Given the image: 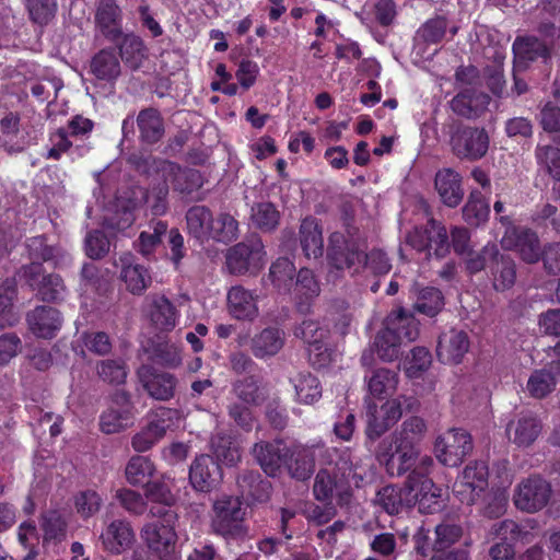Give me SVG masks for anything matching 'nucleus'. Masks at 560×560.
<instances>
[{
    "instance_id": "nucleus-1",
    "label": "nucleus",
    "mask_w": 560,
    "mask_h": 560,
    "mask_svg": "<svg viewBox=\"0 0 560 560\" xmlns=\"http://www.w3.org/2000/svg\"><path fill=\"white\" fill-rule=\"evenodd\" d=\"M353 464L349 448H337V455L331 463L326 460L315 476L313 494L317 501H331L338 497L339 504L348 503L350 491L348 477L352 474Z\"/></svg>"
},
{
    "instance_id": "nucleus-2",
    "label": "nucleus",
    "mask_w": 560,
    "mask_h": 560,
    "mask_svg": "<svg viewBox=\"0 0 560 560\" xmlns=\"http://www.w3.org/2000/svg\"><path fill=\"white\" fill-rule=\"evenodd\" d=\"M365 248V240L359 229L348 223L345 233L330 234L327 258L330 266L337 270L352 269L353 272H359Z\"/></svg>"
},
{
    "instance_id": "nucleus-3",
    "label": "nucleus",
    "mask_w": 560,
    "mask_h": 560,
    "mask_svg": "<svg viewBox=\"0 0 560 560\" xmlns=\"http://www.w3.org/2000/svg\"><path fill=\"white\" fill-rule=\"evenodd\" d=\"M446 128L451 151L457 159L476 162L487 155L490 137L485 128L455 120L447 124Z\"/></svg>"
},
{
    "instance_id": "nucleus-4",
    "label": "nucleus",
    "mask_w": 560,
    "mask_h": 560,
    "mask_svg": "<svg viewBox=\"0 0 560 560\" xmlns=\"http://www.w3.org/2000/svg\"><path fill=\"white\" fill-rule=\"evenodd\" d=\"M289 456L284 466L291 478L298 481L308 480L315 471L316 459L320 466L337 455V447H326L324 445H301L293 448L289 447Z\"/></svg>"
},
{
    "instance_id": "nucleus-5",
    "label": "nucleus",
    "mask_w": 560,
    "mask_h": 560,
    "mask_svg": "<svg viewBox=\"0 0 560 560\" xmlns=\"http://www.w3.org/2000/svg\"><path fill=\"white\" fill-rule=\"evenodd\" d=\"M213 530L225 538H243L247 535L244 525L245 511L238 498L223 495L213 502Z\"/></svg>"
},
{
    "instance_id": "nucleus-6",
    "label": "nucleus",
    "mask_w": 560,
    "mask_h": 560,
    "mask_svg": "<svg viewBox=\"0 0 560 560\" xmlns=\"http://www.w3.org/2000/svg\"><path fill=\"white\" fill-rule=\"evenodd\" d=\"M265 256L261 240L250 236L228 249L226 267L232 275H255L264 267Z\"/></svg>"
},
{
    "instance_id": "nucleus-7",
    "label": "nucleus",
    "mask_w": 560,
    "mask_h": 560,
    "mask_svg": "<svg viewBox=\"0 0 560 560\" xmlns=\"http://www.w3.org/2000/svg\"><path fill=\"white\" fill-rule=\"evenodd\" d=\"M406 242L418 252L431 250L438 258H443L450 253L451 244L447 230L442 222L430 218L425 225L416 226L406 235Z\"/></svg>"
},
{
    "instance_id": "nucleus-8",
    "label": "nucleus",
    "mask_w": 560,
    "mask_h": 560,
    "mask_svg": "<svg viewBox=\"0 0 560 560\" xmlns=\"http://www.w3.org/2000/svg\"><path fill=\"white\" fill-rule=\"evenodd\" d=\"M21 278L45 302H57L63 298L66 287L57 273H46L42 262H31L20 269Z\"/></svg>"
},
{
    "instance_id": "nucleus-9",
    "label": "nucleus",
    "mask_w": 560,
    "mask_h": 560,
    "mask_svg": "<svg viewBox=\"0 0 560 560\" xmlns=\"http://www.w3.org/2000/svg\"><path fill=\"white\" fill-rule=\"evenodd\" d=\"M472 447V440L467 431L451 429L436 439L434 452L441 464L457 467L470 454Z\"/></svg>"
},
{
    "instance_id": "nucleus-10",
    "label": "nucleus",
    "mask_w": 560,
    "mask_h": 560,
    "mask_svg": "<svg viewBox=\"0 0 560 560\" xmlns=\"http://www.w3.org/2000/svg\"><path fill=\"white\" fill-rule=\"evenodd\" d=\"M142 539L151 555L158 560L180 559L175 527L159 525L158 523L147 524L142 529Z\"/></svg>"
},
{
    "instance_id": "nucleus-11",
    "label": "nucleus",
    "mask_w": 560,
    "mask_h": 560,
    "mask_svg": "<svg viewBox=\"0 0 560 560\" xmlns=\"http://www.w3.org/2000/svg\"><path fill=\"white\" fill-rule=\"evenodd\" d=\"M488 467L482 462L467 465L462 477L455 481L453 493L462 503L477 504L488 489Z\"/></svg>"
},
{
    "instance_id": "nucleus-12",
    "label": "nucleus",
    "mask_w": 560,
    "mask_h": 560,
    "mask_svg": "<svg viewBox=\"0 0 560 560\" xmlns=\"http://www.w3.org/2000/svg\"><path fill=\"white\" fill-rule=\"evenodd\" d=\"M551 492V486L545 479L530 477L518 486L514 503L517 509L534 513L547 505Z\"/></svg>"
},
{
    "instance_id": "nucleus-13",
    "label": "nucleus",
    "mask_w": 560,
    "mask_h": 560,
    "mask_svg": "<svg viewBox=\"0 0 560 560\" xmlns=\"http://www.w3.org/2000/svg\"><path fill=\"white\" fill-rule=\"evenodd\" d=\"M137 375L148 395L161 401H167L175 395L177 378L167 372H160L151 365H141Z\"/></svg>"
},
{
    "instance_id": "nucleus-14",
    "label": "nucleus",
    "mask_w": 560,
    "mask_h": 560,
    "mask_svg": "<svg viewBox=\"0 0 560 560\" xmlns=\"http://www.w3.org/2000/svg\"><path fill=\"white\" fill-rule=\"evenodd\" d=\"M122 10L116 0H98L94 22L100 33L110 43H117L122 35Z\"/></svg>"
},
{
    "instance_id": "nucleus-15",
    "label": "nucleus",
    "mask_w": 560,
    "mask_h": 560,
    "mask_svg": "<svg viewBox=\"0 0 560 560\" xmlns=\"http://www.w3.org/2000/svg\"><path fill=\"white\" fill-rule=\"evenodd\" d=\"M222 480V470L218 462L210 455L197 456L189 468V481L200 492H210Z\"/></svg>"
},
{
    "instance_id": "nucleus-16",
    "label": "nucleus",
    "mask_w": 560,
    "mask_h": 560,
    "mask_svg": "<svg viewBox=\"0 0 560 560\" xmlns=\"http://www.w3.org/2000/svg\"><path fill=\"white\" fill-rule=\"evenodd\" d=\"M252 454L261 469L270 477L281 472L282 465L289 456V447L279 440L260 441L254 444Z\"/></svg>"
},
{
    "instance_id": "nucleus-17",
    "label": "nucleus",
    "mask_w": 560,
    "mask_h": 560,
    "mask_svg": "<svg viewBox=\"0 0 560 560\" xmlns=\"http://www.w3.org/2000/svg\"><path fill=\"white\" fill-rule=\"evenodd\" d=\"M158 170L164 182H171L173 189L183 195H190L202 186V176L194 168H182L174 162L161 161Z\"/></svg>"
},
{
    "instance_id": "nucleus-18",
    "label": "nucleus",
    "mask_w": 560,
    "mask_h": 560,
    "mask_svg": "<svg viewBox=\"0 0 560 560\" xmlns=\"http://www.w3.org/2000/svg\"><path fill=\"white\" fill-rule=\"evenodd\" d=\"M515 69H527L530 62L539 58L547 60L550 49L545 40L535 36H517L512 46Z\"/></svg>"
},
{
    "instance_id": "nucleus-19",
    "label": "nucleus",
    "mask_w": 560,
    "mask_h": 560,
    "mask_svg": "<svg viewBox=\"0 0 560 560\" xmlns=\"http://www.w3.org/2000/svg\"><path fill=\"white\" fill-rule=\"evenodd\" d=\"M469 339L464 330L452 329L440 336L436 355L444 364H458L468 352Z\"/></svg>"
},
{
    "instance_id": "nucleus-20",
    "label": "nucleus",
    "mask_w": 560,
    "mask_h": 560,
    "mask_svg": "<svg viewBox=\"0 0 560 560\" xmlns=\"http://www.w3.org/2000/svg\"><path fill=\"white\" fill-rule=\"evenodd\" d=\"M236 483L243 498L250 503H265L270 499L271 482L262 478L258 470H242L236 477Z\"/></svg>"
},
{
    "instance_id": "nucleus-21",
    "label": "nucleus",
    "mask_w": 560,
    "mask_h": 560,
    "mask_svg": "<svg viewBox=\"0 0 560 560\" xmlns=\"http://www.w3.org/2000/svg\"><path fill=\"white\" fill-rule=\"evenodd\" d=\"M27 324L35 336L50 339L61 328L62 316L55 307L37 306L27 314Z\"/></svg>"
},
{
    "instance_id": "nucleus-22",
    "label": "nucleus",
    "mask_w": 560,
    "mask_h": 560,
    "mask_svg": "<svg viewBox=\"0 0 560 560\" xmlns=\"http://www.w3.org/2000/svg\"><path fill=\"white\" fill-rule=\"evenodd\" d=\"M416 497L409 494L407 481L405 487L399 488L388 485L381 488L374 498V504L380 506L389 515L399 514L405 508L410 509L416 505Z\"/></svg>"
},
{
    "instance_id": "nucleus-23",
    "label": "nucleus",
    "mask_w": 560,
    "mask_h": 560,
    "mask_svg": "<svg viewBox=\"0 0 560 560\" xmlns=\"http://www.w3.org/2000/svg\"><path fill=\"white\" fill-rule=\"evenodd\" d=\"M319 293L320 288L312 270L302 268L296 276L293 291L296 311L303 315L310 314Z\"/></svg>"
},
{
    "instance_id": "nucleus-24",
    "label": "nucleus",
    "mask_w": 560,
    "mask_h": 560,
    "mask_svg": "<svg viewBox=\"0 0 560 560\" xmlns=\"http://www.w3.org/2000/svg\"><path fill=\"white\" fill-rule=\"evenodd\" d=\"M489 103L490 97L486 93L466 89L453 97L451 108L462 117L476 119L485 113Z\"/></svg>"
},
{
    "instance_id": "nucleus-25",
    "label": "nucleus",
    "mask_w": 560,
    "mask_h": 560,
    "mask_svg": "<svg viewBox=\"0 0 560 560\" xmlns=\"http://www.w3.org/2000/svg\"><path fill=\"white\" fill-rule=\"evenodd\" d=\"M541 429L539 419L532 415H523L508 423L506 435L509 441L518 447H527L537 440Z\"/></svg>"
},
{
    "instance_id": "nucleus-26",
    "label": "nucleus",
    "mask_w": 560,
    "mask_h": 560,
    "mask_svg": "<svg viewBox=\"0 0 560 560\" xmlns=\"http://www.w3.org/2000/svg\"><path fill=\"white\" fill-rule=\"evenodd\" d=\"M434 186L445 206L455 208L462 202L464 198L462 177L456 171L452 168L440 170L435 174Z\"/></svg>"
},
{
    "instance_id": "nucleus-27",
    "label": "nucleus",
    "mask_w": 560,
    "mask_h": 560,
    "mask_svg": "<svg viewBox=\"0 0 560 560\" xmlns=\"http://www.w3.org/2000/svg\"><path fill=\"white\" fill-rule=\"evenodd\" d=\"M101 539L107 551L119 555L131 546L135 534L128 522L116 520L108 524Z\"/></svg>"
},
{
    "instance_id": "nucleus-28",
    "label": "nucleus",
    "mask_w": 560,
    "mask_h": 560,
    "mask_svg": "<svg viewBox=\"0 0 560 560\" xmlns=\"http://www.w3.org/2000/svg\"><path fill=\"white\" fill-rule=\"evenodd\" d=\"M139 138L145 144L158 143L165 133L164 119L153 107L141 109L137 116Z\"/></svg>"
},
{
    "instance_id": "nucleus-29",
    "label": "nucleus",
    "mask_w": 560,
    "mask_h": 560,
    "mask_svg": "<svg viewBox=\"0 0 560 560\" xmlns=\"http://www.w3.org/2000/svg\"><path fill=\"white\" fill-rule=\"evenodd\" d=\"M90 72L98 80L116 81L121 73V66L114 48H103L95 54L90 61Z\"/></svg>"
},
{
    "instance_id": "nucleus-30",
    "label": "nucleus",
    "mask_w": 560,
    "mask_h": 560,
    "mask_svg": "<svg viewBox=\"0 0 560 560\" xmlns=\"http://www.w3.org/2000/svg\"><path fill=\"white\" fill-rule=\"evenodd\" d=\"M25 245L32 262L54 261L55 266L59 267L69 259V255L60 247L49 245L44 235L27 238Z\"/></svg>"
},
{
    "instance_id": "nucleus-31",
    "label": "nucleus",
    "mask_w": 560,
    "mask_h": 560,
    "mask_svg": "<svg viewBox=\"0 0 560 560\" xmlns=\"http://www.w3.org/2000/svg\"><path fill=\"white\" fill-rule=\"evenodd\" d=\"M488 275L493 289L498 292H504L515 283L516 264L510 255L500 252Z\"/></svg>"
},
{
    "instance_id": "nucleus-32",
    "label": "nucleus",
    "mask_w": 560,
    "mask_h": 560,
    "mask_svg": "<svg viewBox=\"0 0 560 560\" xmlns=\"http://www.w3.org/2000/svg\"><path fill=\"white\" fill-rule=\"evenodd\" d=\"M284 345V332L275 327L262 329L250 340V350L258 359L276 355Z\"/></svg>"
},
{
    "instance_id": "nucleus-33",
    "label": "nucleus",
    "mask_w": 560,
    "mask_h": 560,
    "mask_svg": "<svg viewBox=\"0 0 560 560\" xmlns=\"http://www.w3.org/2000/svg\"><path fill=\"white\" fill-rule=\"evenodd\" d=\"M300 244L307 258H318L324 253L322 228L315 218H305L300 225Z\"/></svg>"
},
{
    "instance_id": "nucleus-34",
    "label": "nucleus",
    "mask_w": 560,
    "mask_h": 560,
    "mask_svg": "<svg viewBox=\"0 0 560 560\" xmlns=\"http://www.w3.org/2000/svg\"><path fill=\"white\" fill-rule=\"evenodd\" d=\"M230 313L237 319L253 320L258 307L253 294L241 285L232 287L228 293Z\"/></svg>"
},
{
    "instance_id": "nucleus-35",
    "label": "nucleus",
    "mask_w": 560,
    "mask_h": 560,
    "mask_svg": "<svg viewBox=\"0 0 560 560\" xmlns=\"http://www.w3.org/2000/svg\"><path fill=\"white\" fill-rule=\"evenodd\" d=\"M427 432V424L420 417L407 418L393 434L396 445L402 448L420 451L419 445Z\"/></svg>"
},
{
    "instance_id": "nucleus-36",
    "label": "nucleus",
    "mask_w": 560,
    "mask_h": 560,
    "mask_svg": "<svg viewBox=\"0 0 560 560\" xmlns=\"http://www.w3.org/2000/svg\"><path fill=\"white\" fill-rule=\"evenodd\" d=\"M188 233L199 242L210 240L213 214L206 206H192L186 213Z\"/></svg>"
},
{
    "instance_id": "nucleus-37",
    "label": "nucleus",
    "mask_w": 560,
    "mask_h": 560,
    "mask_svg": "<svg viewBox=\"0 0 560 560\" xmlns=\"http://www.w3.org/2000/svg\"><path fill=\"white\" fill-rule=\"evenodd\" d=\"M121 60L132 70H137L145 58V45L142 38L132 32L125 33L117 43Z\"/></svg>"
},
{
    "instance_id": "nucleus-38",
    "label": "nucleus",
    "mask_w": 560,
    "mask_h": 560,
    "mask_svg": "<svg viewBox=\"0 0 560 560\" xmlns=\"http://www.w3.org/2000/svg\"><path fill=\"white\" fill-rule=\"evenodd\" d=\"M171 428L170 420L156 415V418L148 423L140 432L133 435L131 445L138 453L149 451L158 441H160Z\"/></svg>"
},
{
    "instance_id": "nucleus-39",
    "label": "nucleus",
    "mask_w": 560,
    "mask_h": 560,
    "mask_svg": "<svg viewBox=\"0 0 560 560\" xmlns=\"http://www.w3.org/2000/svg\"><path fill=\"white\" fill-rule=\"evenodd\" d=\"M121 262L120 279L126 289L135 295L142 294L152 282L149 270L142 265L132 264L130 257L121 258Z\"/></svg>"
},
{
    "instance_id": "nucleus-40",
    "label": "nucleus",
    "mask_w": 560,
    "mask_h": 560,
    "mask_svg": "<svg viewBox=\"0 0 560 560\" xmlns=\"http://www.w3.org/2000/svg\"><path fill=\"white\" fill-rule=\"evenodd\" d=\"M150 319L160 330H172L176 325L177 311L164 295L150 296Z\"/></svg>"
},
{
    "instance_id": "nucleus-41",
    "label": "nucleus",
    "mask_w": 560,
    "mask_h": 560,
    "mask_svg": "<svg viewBox=\"0 0 560 560\" xmlns=\"http://www.w3.org/2000/svg\"><path fill=\"white\" fill-rule=\"evenodd\" d=\"M512 232L514 241L508 246H513L525 262H537L541 256L538 235L529 229H513Z\"/></svg>"
},
{
    "instance_id": "nucleus-42",
    "label": "nucleus",
    "mask_w": 560,
    "mask_h": 560,
    "mask_svg": "<svg viewBox=\"0 0 560 560\" xmlns=\"http://www.w3.org/2000/svg\"><path fill=\"white\" fill-rule=\"evenodd\" d=\"M364 378L370 395L378 399L393 395L398 384V374L385 368L372 370L371 375H365Z\"/></svg>"
},
{
    "instance_id": "nucleus-43",
    "label": "nucleus",
    "mask_w": 560,
    "mask_h": 560,
    "mask_svg": "<svg viewBox=\"0 0 560 560\" xmlns=\"http://www.w3.org/2000/svg\"><path fill=\"white\" fill-rule=\"evenodd\" d=\"M294 386L296 401L313 405L322 397V386L316 376L310 372H300L290 378Z\"/></svg>"
},
{
    "instance_id": "nucleus-44",
    "label": "nucleus",
    "mask_w": 560,
    "mask_h": 560,
    "mask_svg": "<svg viewBox=\"0 0 560 560\" xmlns=\"http://www.w3.org/2000/svg\"><path fill=\"white\" fill-rule=\"evenodd\" d=\"M385 322L386 325H389L390 329L401 336V341H413L419 335V322L411 312L404 307L392 311Z\"/></svg>"
},
{
    "instance_id": "nucleus-45",
    "label": "nucleus",
    "mask_w": 560,
    "mask_h": 560,
    "mask_svg": "<svg viewBox=\"0 0 560 560\" xmlns=\"http://www.w3.org/2000/svg\"><path fill=\"white\" fill-rule=\"evenodd\" d=\"M401 342V336L385 324L384 329L375 336L373 347L382 361L393 362L400 354Z\"/></svg>"
},
{
    "instance_id": "nucleus-46",
    "label": "nucleus",
    "mask_w": 560,
    "mask_h": 560,
    "mask_svg": "<svg viewBox=\"0 0 560 560\" xmlns=\"http://www.w3.org/2000/svg\"><path fill=\"white\" fill-rule=\"evenodd\" d=\"M495 243L489 242L479 250L471 249L465 257L464 264L467 273L476 275L482 270H490L491 265L500 254Z\"/></svg>"
},
{
    "instance_id": "nucleus-47",
    "label": "nucleus",
    "mask_w": 560,
    "mask_h": 560,
    "mask_svg": "<svg viewBox=\"0 0 560 560\" xmlns=\"http://www.w3.org/2000/svg\"><path fill=\"white\" fill-rule=\"evenodd\" d=\"M416 301L413 308L429 317L435 316L444 306L442 292L433 287L418 288L415 285Z\"/></svg>"
},
{
    "instance_id": "nucleus-48",
    "label": "nucleus",
    "mask_w": 560,
    "mask_h": 560,
    "mask_svg": "<svg viewBox=\"0 0 560 560\" xmlns=\"http://www.w3.org/2000/svg\"><path fill=\"white\" fill-rule=\"evenodd\" d=\"M156 468L153 462L141 455L132 456L126 465L125 475L131 486H145L154 475Z\"/></svg>"
},
{
    "instance_id": "nucleus-49",
    "label": "nucleus",
    "mask_w": 560,
    "mask_h": 560,
    "mask_svg": "<svg viewBox=\"0 0 560 560\" xmlns=\"http://www.w3.org/2000/svg\"><path fill=\"white\" fill-rule=\"evenodd\" d=\"M240 236L238 221L229 212L221 211L213 218L210 240L229 244Z\"/></svg>"
},
{
    "instance_id": "nucleus-50",
    "label": "nucleus",
    "mask_w": 560,
    "mask_h": 560,
    "mask_svg": "<svg viewBox=\"0 0 560 560\" xmlns=\"http://www.w3.org/2000/svg\"><path fill=\"white\" fill-rule=\"evenodd\" d=\"M30 21L39 28L52 22L58 10L57 0H25Z\"/></svg>"
},
{
    "instance_id": "nucleus-51",
    "label": "nucleus",
    "mask_w": 560,
    "mask_h": 560,
    "mask_svg": "<svg viewBox=\"0 0 560 560\" xmlns=\"http://www.w3.org/2000/svg\"><path fill=\"white\" fill-rule=\"evenodd\" d=\"M210 448L218 460L226 465H234L240 460L241 454L238 446L226 433L219 431L211 436Z\"/></svg>"
},
{
    "instance_id": "nucleus-52",
    "label": "nucleus",
    "mask_w": 560,
    "mask_h": 560,
    "mask_svg": "<svg viewBox=\"0 0 560 560\" xmlns=\"http://www.w3.org/2000/svg\"><path fill=\"white\" fill-rule=\"evenodd\" d=\"M250 220L256 229L271 232L279 224L280 213L271 202H258L252 207Z\"/></svg>"
},
{
    "instance_id": "nucleus-53",
    "label": "nucleus",
    "mask_w": 560,
    "mask_h": 560,
    "mask_svg": "<svg viewBox=\"0 0 560 560\" xmlns=\"http://www.w3.org/2000/svg\"><path fill=\"white\" fill-rule=\"evenodd\" d=\"M490 207L479 191H472L463 208V218L471 226H479L487 222Z\"/></svg>"
},
{
    "instance_id": "nucleus-54",
    "label": "nucleus",
    "mask_w": 560,
    "mask_h": 560,
    "mask_svg": "<svg viewBox=\"0 0 560 560\" xmlns=\"http://www.w3.org/2000/svg\"><path fill=\"white\" fill-rule=\"evenodd\" d=\"M556 385L557 381L546 365L544 369L533 371L527 381L526 390L530 397L541 399L548 396Z\"/></svg>"
},
{
    "instance_id": "nucleus-55",
    "label": "nucleus",
    "mask_w": 560,
    "mask_h": 560,
    "mask_svg": "<svg viewBox=\"0 0 560 560\" xmlns=\"http://www.w3.org/2000/svg\"><path fill=\"white\" fill-rule=\"evenodd\" d=\"M40 527L44 532V541L60 542L67 536V523L56 510H48L40 516Z\"/></svg>"
},
{
    "instance_id": "nucleus-56",
    "label": "nucleus",
    "mask_w": 560,
    "mask_h": 560,
    "mask_svg": "<svg viewBox=\"0 0 560 560\" xmlns=\"http://www.w3.org/2000/svg\"><path fill=\"white\" fill-rule=\"evenodd\" d=\"M448 27L445 16L436 15L424 22L417 31L415 40L427 45L439 44L443 40Z\"/></svg>"
},
{
    "instance_id": "nucleus-57",
    "label": "nucleus",
    "mask_w": 560,
    "mask_h": 560,
    "mask_svg": "<svg viewBox=\"0 0 560 560\" xmlns=\"http://www.w3.org/2000/svg\"><path fill=\"white\" fill-rule=\"evenodd\" d=\"M537 164L553 179L560 182V149L552 144H537L535 149Z\"/></svg>"
},
{
    "instance_id": "nucleus-58",
    "label": "nucleus",
    "mask_w": 560,
    "mask_h": 560,
    "mask_svg": "<svg viewBox=\"0 0 560 560\" xmlns=\"http://www.w3.org/2000/svg\"><path fill=\"white\" fill-rule=\"evenodd\" d=\"M419 454L420 451L402 448L401 446L396 445V455L386 466V472L390 477H401L405 474L410 472L417 463Z\"/></svg>"
},
{
    "instance_id": "nucleus-59",
    "label": "nucleus",
    "mask_w": 560,
    "mask_h": 560,
    "mask_svg": "<svg viewBox=\"0 0 560 560\" xmlns=\"http://www.w3.org/2000/svg\"><path fill=\"white\" fill-rule=\"evenodd\" d=\"M390 428L392 424H389L385 417L380 412L376 405L369 401L366 406V420L364 431L366 441H377Z\"/></svg>"
},
{
    "instance_id": "nucleus-60",
    "label": "nucleus",
    "mask_w": 560,
    "mask_h": 560,
    "mask_svg": "<svg viewBox=\"0 0 560 560\" xmlns=\"http://www.w3.org/2000/svg\"><path fill=\"white\" fill-rule=\"evenodd\" d=\"M295 267L288 258H278L269 269V279L279 290H289L293 283Z\"/></svg>"
},
{
    "instance_id": "nucleus-61",
    "label": "nucleus",
    "mask_w": 560,
    "mask_h": 560,
    "mask_svg": "<svg viewBox=\"0 0 560 560\" xmlns=\"http://www.w3.org/2000/svg\"><path fill=\"white\" fill-rule=\"evenodd\" d=\"M131 424V411L128 409L116 410L108 408L101 416L100 427L106 434H114L125 430Z\"/></svg>"
},
{
    "instance_id": "nucleus-62",
    "label": "nucleus",
    "mask_w": 560,
    "mask_h": 560,
    "mask_svg": "<svg viewBox=\"0 0 560 560\" xmlns=\"http://www.w3.org/2000/svg\"><path fill=\"white\" fill-rule=\"evenodd\" d=\"M481 513L489 518H498L504 514L508 497L504 491L488 489L482 493L479 502Z\"/></svg>"
},
{
    "instance_id": "nucleus-63",
    "label": "nucleus",
    "mask_w": 560,
    "mask_h": 560,
    "mask_svg": "<svg viewBox=\"0 0 560 560\" xmlns=\"http://www.w3.org/2000/svg\"><path fill=\"white\" fill-rule=\"evenodd\" d=\"M421 483L415 485V489H409V494L416 497V504L419 505V511L423 513H433L440 509L439 498L441 497V489L432 481V488L424 490Z\"/></svg>"
},
{
    "instance_id": "nucleus-64",
    "label": "nucleus",
    "mask_w": 560,
    "mask_h": 560,
    "mask_svg": "<svg viewBox=\"0 0 560 560\" xmlns=\"http://www.w3.org/2000/svg\"><path fill=\"white\" fill-rule=\"evenodd\" d=\"M434 535L438 547L442 551L458 542L464 535V529L459 524L445 521L435 526Z\"/></svg>"
}]
</instances>
